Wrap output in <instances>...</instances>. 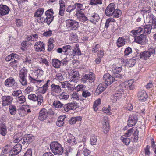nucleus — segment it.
<instances>
[{
    "label": "nucleus",
    "instance_id": "obj_1",
    "mask_svg": "<svg viewBox=\"0 0 156 156\" xmlns=\"http://www.w3.org/2000/svg\"><path fill=\"white\" fill-rule=\"evenodd\" d=\"M44 72L42 70L37 69L34 72L35 76L29 75L28 76V81L30 83L34 84L40 83L44 82V79L43 76Z\"/></svg>",
    "mask_w": 156,
    "mask_h": 156
},
{
    "label": "nucleus",
    "instance_id": "obj_2",
    "mask_svg": "<svg viewBox=\"0 0 156 156\" xmlns=\"http://www.w3.org/2000/svg\"><path fill=\"white\" fill-rule=\"evenodd\" d=\"M63 52L67 55L66 56L69 57L71 56V58H73L76 55H81L78 44H76V46L73 48L69 45H65L63 46Z\"/></svg>",
    "mask_w": 156,
    "mask_h": 156
},
{
    "label": "nucleus",
    "instance_id": "obj_3",
    "mask_svg": "<svg viewBox=\"0 0 156 156\" xmlns=\"http://www.w3.org/2000/svg\"><path fill=\"white\" fill-rule=\"evenodd\" d=\"M50 148L51 151L55 155H62L64 152L62 146L57 141L51 142L50 144Z\"/></svg>",
    "mask_w": 156,
    "mask_h": 156
},
{
    "label": "nucleus",
    "instance_id": "obj_4",
    "mask_svg": "<svg viewBox=\"0 0 156 156\" xmlns=\"http://www.w3.org/2000/svg\"><path fill=\"white\" fill-rule=\"evenodd\" d=\"M115 5L114 3H110L106 7L105 10V14L108 16L113 15L115 18L117 17V9H115Z\"/></svg>",
    "mask_w": 156,
    "mask_h": 156
},
{
    "label": "nucleus",
    "instance_id": "obj_5",
    "mask_svg": "<svg viewBox=\"0 0 156 156\" xmlns=\"http://www.w3.org/2000/svg\"><path fill=\"white\" fill-rule=\"evenodd\" d=\"M27 73V70L25 68H22L19 72V80L22 85L25 86L27 84L26 76Z\"/></svg>",
    "mask_w": 156,
    "mask_h": 156
},
{
    "label": "nucleus",
    "instance_id": "obj_6",
    "mask_svg": "<svg viewBox=\"0 0 156 156\" xmlns=\"http://www.w3.org/2000/svg\"><path fill=\"white\" fill-rule=\"evenodd\" d=\"M156 54V47L150 48L148 51H145L140 53V57L143 59L146 60L149 58L152 55Z\"/></svg>",
    "mask_w": 156,
    "mask_h": 156
},
{
    "label": "nucleus",
    "instance_id": "obj_7",
    "mask_svg": "<svg viewBox=\"0 0 156 156\" xmlns=\"http://www.w3.org/2000/svg\"><path fill=\"white\" fill-rule=\"evenodd\" d=\"M124 76L118 73V81L119 83L120 81L122 83V87H126L132 85L134 82L133 79L129 80L128 81H125Z\"/></svg>",
    "mask_w": 156,
    "mask_h": 156
},
{
    "label": "nucleus",
    "instance_id": "obj_8",
    "mask_svg": "<svg viewBox=\"0 0 156 156\" xmlns=\"http://www.w3.org/2000/svg\"><path fill=\"white\" fill-rule=\"evenodd\" d=\"M67 28L71 30H77L79 27V23L73 20H67L66 21Z\"/></svg>",
    "mask_w": 156,
    "mask_h": 156
},
{
    "label": "nucleus",
    "instance_id": "obj_9",
    "mask_svg": "<svg viewBox=\"0 0 156 156\" xmlns=\"http://www.w3.org/2000/svg\"><path fill=\"white\" fill-rule=\"evenodd\" d=\"M134 41L142 45L146 44L148 41L147 37L144 34L134 37Z\"/></svg>",
    "mask_w": 156,
    "mask_h": 156
},
{
    "label": "nucleus",
    "instance_id": "obj_10",
    "mask_svg": "<svg viewBox=\"0 0 156 156\" xmlns=\"http://www.w3.org/2000/svg\"><path fill=\"white\" fill-rule=\"evenodd\" d=\"M95 76L94 73L89 72L88 74H86L83 76L81 79V81L83 83H85L88 81L89 82H93L95 80Z\"/></svg>",
    "mask_w": 156,
    "mask_h": 156
},
{
    "label": "nucleus",
    "instance_id": "obj_11",
    "mask_svg": "<svg viewBox=\"0 0 156 156\" xmlns=\"http://www.w3.org/2000/svg\"><path fill=\"white\" fill-rule=\"evenodd\" d=\"M28 98L29 99L33 101H37L38 105H41L43 101V97L41 95L37 96L35 94H31L28 95Z\"/></svg>",
    "mask_w": 156,
    "mask_h": 156
},
{
    "label": "nucleus",
    "instance_id": "obj_12",
    "mask_svg": "<svg viewBox=\"0 0 156 156\" xmlns=\"http://www.w3.org/2000/svg\"><path fill=\"white\" fill-rule=\"evenodd\" d=\"M46 16V23L48 25H49L53 20L54 16H53L54 12L52 9H50L47 10L45 12Z\"/></svg>",
    "mask_w": 156,
    "mask_h": 156
},
{
    "label": "nucleus",
    "instance_id": "obj_13",
    "mask_svg": "<svg viewBox=\"0 0 156 156\" xmlns=\"http://www.w3.org/2000/svg\"><path fill=\"white\" fill-rule=\"evenodd\" d=\"M19 144L15 145L13 148L9 152V156H15L21 151L22 145Z\"/></svg>",
    "mask_w": 156,
    "mask_h": 156
},
{
    "label": "nucleus",
    "instance_id": "obj_14",
    "mask_svg": "<svg viewBox=\"0 0 156 156\" xmlns=\"http://www.w3.org/2000/svg\"><path fill=\"white\" fill-rule=\"evenodd\" d=\"M34 139V136L31 134H27L25 135L23 139L20 141V144H22L23 145L29 144L31 143Z\"/></svg>",
    "mask_w": 156,
    "mask_h": 156
},
{
    "label": "nucleus",
    "instance_id": "obj_15",
    "mask_svg": "<svg viewBox=\"0 0 156 156\" xmlns=\"http://www.w3.org/2000/svg\"><path fill=\"white\" fill-rule=\"evenodd\" d=\"M103 79L104 81V83L107 86L111 85L115 80L114 78L108 73L104 75Z\"/></svg>",
    "mask_w": 156,
    "mask_h": 156
},
{
    "label": "nucleus",
    "instance_id": "obj_16",
    "mask_svg": "<svg viewBox=\"0 0 156 156\" xmlns=\"http://www.w3.org/2000/svg\"><path fill=\"white\" fill-rule=\"evenodd\" d=\"M79 74L78 71L73 70H72L70 73L69 76V81L77 83L79 78Z\"/></svg>",
    "mask_w": 156,
    "mask_h": 156
},
{
    "label": "nucleus",
    "instance_id": "obj_17",
    "mask_svg": "<svg viewBox=\"0 0 156 156\" xmlns=\"http://www.w3.org/2000/svg\"><path fill=\"white\" fill-rule=\"evenodd\" d=\"M2 105L3 106H6L11 105L13 98L11 96H4L2 98Z\"/></svg>",
    "mask_w": 156,
    "mask_h": 156
},
{
    "label": "nucleus",
    "instance_id": "obj_18",
    "mask_svg": "<svg viewBox=\"0 0 156 156\" xmlns=\"http://www.w3.org/2000/svg\"><path fill=\"white\" fill-rule=\"evenodd\" d=\"M102 128L103 132L107 133L109 131V125L108 122V118L107 116H104L103 119Z\"/></svg>",
    "mask_w": 156,
    "mask_h": 156
},
{
    "label": "nucleus",
    "instance_id": "obj_19",
    "mask_svg": "<svg viewBox=\"0 0 156 156\" xmlns=\"http://www.w3.org/2000/svg\"><path fill=\"white\" fill-rule=\"evenodd\" d=\"M48 117V112L47 110L44 108L40 110L39 113L38 119L41 121L46 120Z\"/></svg>",
    "mask_w": 156,
    "mask_h": 156
},
{
    "label": "nucleus",
    "instance_id": "obj_20",
    "mask_svg": "<svg viewBox=\"0 0 156 156\" xmlns=\"http://www.w3.org/2000/svg\"><path fill=\"white\" fill-rule=\"evenodd\" d=\"M34 46V49L36 52L44 51L45 50V44L42 42H36Z\"/></svg>",
    "mask_w": 156,
    "mask_h": 156
},
{
    "label": "nucleus",
    "instance_id": "obj_21",
    "mask_svg": "<svg viewBox=\"0 0 156 156\" xmlns=\"http://www.w3.org/2000/svg\"><path fill=\"white\" fill-rule=\"evenodd\" d=\"M137 97L139 101L144 102L147 98L148 95L144 90H141L138 93Z\"/></svg>",
    "mask_w": 156,
    "mask_h": 156
},
{
    "label": "nucleus",
    "instance_id": "obj_22",
    "mask_svg": "<svg viewBox=\"0 0 156 156\" xmlns=\"http://www.w3.org/2000/svg\"><path fill=\"white\" fill-rule=\"evenodd\" d=\"M16 83L15 80L12 77H10L7 78L4 82L5 85L7 87H10L14 86L13 89L16 88V85H15Z\"/></svg>",
    "mask_w": 156,
    "mask_h": 156
},
{
    "label": "nucleus",
    "instance_id": "obj_23",
    "mask_svg": "<svg viewBox=\"0 0 156 156\" xmlns=\"http://www.w3.org/2000/svg\"><path fill=\"white\" fill-rule=\"evenodd\" d=\"M10 9L9 7L5 5H0V16L9 14Z\"/></svg>",
    "mask_w": 156,
    "mask_h": 156
},
{
    "label": "nucleus",
    "instance_id": "obj_24",
    "mask_svg": "<svg viewBox=\"0 0 156 156\" xmlns=\"http://www.w3.org/2000/svg\"><path fill=\"white\" fill-rule=\"evenodd\" d=\"M137 122L136 116L133 115H131L128 121V125L129 127H131L135 125Z\"/></svg>",
    "mask_w": 156,
    "mask_h": 156
},
{
    "label": "nucleus",
    "instance_id": "obj_25",
    "mask_svg": "<svg viewBox=\"0 0 156 156\" xmlns=\"http://www.w3.org/2000/svg\"><path fill=\"white\" fill-rule=\"evenodd\" d=\"M62 89L61 86L59 85H57L54 83H52L51 85V93L52 94L53 93L58 94L61 92Z\"/></svg>",
    "mask_w": 156,
    "mask_h": 156
},
{
    "label": "nucleus",
    "instance_id": "obj_26",
    "mask_svg": "<svg viewBox=\"0 0 156 156\" xmlns=\"http://www.w3.org/2000/svg\"><path fill=\"white\" fill-rule=\"evenodd\" d=\"M107 87L106 85L104 83L100 84L97 88L96 93L98 95L99 94L105 90Z\"/></svg>",
    "mask_w": 156,
    "mask_h": 156
},
{
    "label": "nucleus",
    "instance_id": "obj_27",
    "mask_svg": "<svg viewBox=\"0 0 156 156\" xmlns=\"http://www.w3.org/2000/svg\"><path fill=\"white\" fill-rule=\"evenodd\" d=\"M143 27V34H149L151 33L152 30H154L151 24L146 25Z\"/></svg>",
    "mask_w": 156,
    "mask_h": 156
},
{
    "label": "nucleus",
    "instance_id": "obj_28",
    "mask_svg": "<svg viewBox=\"0 0 156 156\" xmlns=\"http://www.w3.org/2000/svg\"><path fill=\"white\" fill-rule=\"evenodd\" d=\"M76 16L79 20L80 22H84L88 20V18L83 12L76 14Z\"/></svg>",
    "mask_w": 156,
    "mask_h": 156
},
{
    "label": "nucleus",
    "instance_id": "obj_29",
    "mask_svg": "<svg viewBox=\"0 0 156 156\" xmlns=\"http://www.w3.org/2000/svg\"><path fill=\"white\" fill-rule=\"evenodd\" d=\"M74 8V9H76V14H78V13H81L83 12L84 9L83 8V5L79 3H76L75 4Z\"/></svg>",
    "mask_w": 156,
    "mask_h": 156
},
{
    "label": "nucleus",
    "instance_id": "obj_30",
    "mask_svg": "<svg viewBox=\"0 0 156 156\" xmlns=\"http://www.w3.org/2000/svg\"><path fill=\"white\" fill-rule=\"evenodd\" d=\"M7 133V127L3 122H2L0 124V134L4 136Z\"/></svg>",
    "mask_w": 156,
    "mask_h": 156
},
{
    "label": "nucleus",
    "instance_id": "obj_31",
    "mask_svg": "<svg viewBox=\"0 0 156 156\" xmlns=\"http://www.w3.org/2000/svg\"><path fill=\"white\" fill-rule=\"evenodd\" d=\"M69 139H67V142L70 145H73L75 144L76 143V140L74 136L71 135L70 134L69 136Z\"/></svg>",
    "mask_w": 156,
    "mask_h": 156
},
{
    "label": "nucleus",
    "instance_id": "obj_32",
    "mask_svg": "<svg viewBox=\"0 0 156 156\" xmlns=\"http://www.w3.org/2000/svg\"><path fill=\"white\" fill-rule=\"evenodd\" d=\"M65 118V115H62L59 117L56 122L57 125L59 127L62 126L64 124V120Z\"/></svg>",
    "mask_w": 156,
    "mask_h": 156
},
{
    "label": "nucleus",
    "instance_id": "obj_33",
    "mask_svg": "<svg viewBox=\"0 0 156 156\" xmlns=\"http://www.w3.org/2000/svg\"><path fill=\"white\" fill-rule=\"evenodd\" d=\"M100 18L99 15L97 14L94 13L91 15V16L89 17V19L90 21L91 22L96 23V22H98Z\"/></svg>",
    "mask_w": 156,
    "mask_h": 156
},
{
    "label": "nucleus",
    "instance_id": "obj_34",
    "mask_svg": "<svg viewBox=\"0 0 156 156\" xmlns=\"http://www.w3.org/2000/svg\"><path fill=\"white\" fill-rule=\"evenodd\" d=\"M53 105L56 108L59 109L62 111H63L64 105L61 103L60 101H55L53 103Z\"/></svg>",
    "mask_w": 156,
    "mask_h": 156
},
{
    "label": "nucleus",
    "instance_id": "obj_35",
    "mask_svg": "<svg viewBox=\"0 0 156 156\" xmlns=\"http://www.w3.org/2000/svg\"><path fill=\"white\" fill-rule=\"evenodd\" d=\"M23 134L21 132L18 133L14 136L15 141L16 142H18L20 144V141L23 140Z\"/></svg>",
    "mask_w": 156,
    "mask_h": 156
},
{
    "label": "nucleus",
    "instance_id": "obj_36",
    "mask_svg": "<svg viewBox=\"0 0 156 156\" xmlns=\"http://www.w3.org/2000/svg\"><path fill=\"white\" fill-rule=\"evenodd\" d=\"M9 112L10 114L14 115L16 113L17 110L16 106L13 104L10 105L9 107Z\"/></svg>",
    "mask_w": 156,
    "mask_h": 156
},
{
    "label": "nucleus",
    "instance_id": "obj_37",
    "mask_svg": "<svg viewBox=\"0 0 156 156\" xmlns=\"http://www.w3.org/2000/svg\"><path fill=\"white\" fill-rule=\"evenodd\" d=\"M51 63L52 66L56 68H59L61 66L60 61L57 58H53Z\"/></svg>",
    "mask_w": 156,
    "mask_h": 156
},
{
    "label": "nucleus",
    "instance_id": "obj_38",
    "mask_svg": "<svg viewBox=\"0 0 156 156\" xmlns=\"http://www.w3.org/2000/svg\"><path fill=\"white\" fill-rule=\"evenodd\" d=\"M82 119V117L80 116L73 117L69 120V122L70 124L72 125L76 123L77 121H79Z\"/></svg>",
    "mask_w": 156,
    "mask_h": 156
},
{
    "label": "nucleus",
    "instance_id": "obj_39",
    "mask_svg": "<svg viewBox=\"0 0 156 156\" xmlns=\"http://www.w3.org/2000/svg\"><path fill=\"white\" fill-rule=\"evenodd\" d=\"M23 62L26 64H32L33 62V59L30 56L26 55L25 56L23 59Z\"/></svg>",
    "mask_w": 156,
    "mask_h": 156
},
{
    "label": "nucleus",
    "instance_id": "obj_40",
    "mask_svg": "<svg viewBox=\"0 0 156 156\" xmlns=\"http://www.w3.org/2000/svg\"><path fill=\"white\" fill-rule=\"evenodd\" d=\"M145 15H146V18L145 21L147 23H150L151 20L152 21H153V19H154L155 17L151 12L147 14H145Z\"/></svg>",
    "mask_w": 156,
    "mask_h": 156
},
{
    "label": "nucleus",
    "instance_id": "obj_41",
    "mask_svg": "<svg viewBox=\"0 0 156 156\" xmlns=\"http://www.w3.org/2000/svg\"><path fill=\"white\" fill-rule=\"evenodd\" d=\"M44 11L43 8H38L35 12L34 15V17H41L43 14Z\"/></svg>",
    "mask_w": 156,
    "mask_h": 156
},
{
    "label": "nucleus",
    "instance_id": "obj_42",
    "mask_svg": "<svg viewBox=\"0 0 156 156\" xmlns=\"http://www.w3.org/2000/svg\"><path fill=\"white\" fill-rule=\"evenodd\" d=\"M121 83H119V85L118 87V94H120L119 96L118 97L119 98H121V96L122 95V94L124 92V89L126 87H122V83L120 82Z\"/></svg>",
    "mask_w": 156,
    "mask_h": 156
},
{
    "label": "nucleus",
    "instance_id": "obj_43",
    "mask_svg": "<svg viewBox=\"0 0 156 156\" xmlns=\"http://www.w3.org/2000/svg\"><path fill=\"white\" fill-rule=\"evenodd\" d=\"M125 39L120 37L118 39V47L120 48L123 46L125 44Z\"/></svg>",
    "mask_w": 156,
    "mask_h": 156
},
{
    "label": "nucleus",
    "instance_id": "obj_44",
    "mask_svg": "<svg viewBox=\"0 0 156 156\" xmlns=\"http://www.w3.org/2000/svg\"><path fill=\"white\" fill-rule=\"evenodd\" d=\"M38 37V35L37 34H35L28 35L26 38L28 41H34L37 40Z\"/></svg>",
    "mask_w": 156,
    "mask_h": 156
},
{
    "label": "nucleus",
    "instance_id": "obj_45",
    "mask_svg": "<svg viewBox=\"0 0 156 156\" xmlns=\"http://www.w3.org/2000/svg\"><path fill=\"white\" fill-rule=\"evenodd\" d=\"M69 107V109L70 110H75L78 107V104L76 102H72L71 103H68Z\"/></svg>",
    "mask_w": 156,
    "mask_h": 156
},
{
    "label": "nucleus",
    "instance_id": "obj_46",
    "mask_svg": "<svg viewBox=\"0 0 156 156\" xmlns=\"http://www.w3.org/2000/svg\"><path fill=\"white\" fill-rule=\"evenodd\" d=\"M69 107V109L70 110H75L78 107V104L76 102H72L71 103H68Z\"/></svg>",
    "mask_w": 156,
    "mask_h": 156
},
{
    "label": "nucleus",
    "instance_id": "obj_47",
    "mask_svg": "<svg viewBox=\"0 0 156 156\" xmlns=\"http://www.w3.org/2000/svg\"><path fill=\"white\" fill-rule=\"evenodd\" d=\"M69 38L72 41L74 42L77 41V36L75 33L72 32L69 34Z\"/></svg>",
    "mask_w": 156,
    "mask_h": 156
},
{
    "label": "nucleus",
    "instance_id": "obj_48",
    "mask_svg": "<svg viewBox=\"0 0 156 156\" xmlns=\"http://www.w3.org/2000/svg\"><path fill=\"white\" fill-rule=\"evenodd\" d=\"M71 97L73 100H75L78 101L79 100L81 101H82V100L80 99V96L78 93H77L76 92H73L71 95Z\"/></svg>",
    "mask_w": 156,
    "mask_h": 156
},
{
    "label": "nucleus",
    "instance_id": "obj_49",
    "mask_svg": "<svg viewBox=\"0 0 156 156\" xmlns=\"http://www.w3.org/2000/svg\"><path fill=\"white\" fill-rule=\"evenodd\" d=\"M124 136H122L120 138L121 140L126 145L129 144L130 142V139L129 138H126Z\"/></svg>",
    "mask_w": 156,
    "mask_h": 156
},
{
    "label": "nucleus",
    "instance_id": "obj_50",
    "mask_svg": "<svg viewBox=\"0 0 156 156\" xmlns=\"http://www.w3.org/2000/svg\"><path fill=\"white\" fill-rule=\"evenodd\" d=\"M71 57H69L66 56V57L64 58L63 59L60 61L61 63V66H66L68 62L71 60Z\"/></svg>",
    "mask_w": 156,
    "mask_h": 156
},
{
    "label": "nucleus",
    "instance_id": "obj_51",
    "mask_svg": "<svg viewBox=\"0 0 156 156\" xmlns=\"http://www.w3.org/2000/svg\"><path fill=\"white\" fill-rule=\"evenodd\" d=\"M69 95L66 93L64 92L61 93L59 95V97L60 99L63 100H66L69 98Z\"/></svg>",
    "mask_w": 156,
    "mask_h": 156
},
{
    "label": "nucleus",
    "instance_id": "obj_52",
    "mask_svg": "<svg viewBox=\"0 0 156 156\" xmlns=\"http://www.w3.org/2000/svg\"><path fill=\"white\" fill-rule=\"evenodd\" d=\"M16 100L17 102L20 104L23 103L26 101L25 97L23 95L18 97L16 98Z\"/></svg>",
    "mask_w": 156,
    "mask_h": 156
},
{
    "label": "nucleus",
    "instance_id": "obj_53",
    "mask_svg": "<svg viewBox=\"0 0 156 156\" xmlns=\"http://www.w3.org/2000/svg\"><path fill=\"white\" fill-rule=\"evenodd\" d=\"M48 89V88L43 85L42 87H40L38 90L40 93L44 94L47 91Z\"/></svg>",
    "mask_w": 156,
    "mask_h": 156
},
{
    "label": "nucleus",
    "instance_id": "obj_54",
    "mask_svg": "<svg viewBox=\"0 0 156 156\" xmlns=\"http://www.w3.org/2000/svg\"><path fill=\"white\" fill-rule=\"evenodd\" d=\"M97 141V136L93 135L91 136L90 138V142L92 145H95L96 144Z\"/></svg>",
    "mask_w": 156,
    "mask_h": 156
},
{
    "label": "nucleus",
    "instance_id": "obj_55",
    "mask_svg": "<svg viewBox=\"0 0 156 156\" xmlns=\"http://www.w3.org/2000/svg\"><path fill=\"white\" fill-rule=\"evenodd\" d=\"M111 100L112 102L116 103L117 101V93H113L111 97Z\"/></svg>",
    "mask_w": 156,
    "mask_h": 156
},
{
    "label": "nucleus",
    "instance_id": "obj_56",
    "mask_svg": "<svg viewBox=\"0 0 156 156\" xmlns=\"http://www.w3.org/2000/svg\"><path fill=\"white\" fill-rule=\"evenodd\" d=\"M136 62V60L135 59L132 58L128 61V65L129 67H133L135 65Z\"/></svg>",
    "mask_w": 156,
    "mask_h": 156
},
{
    "label": "nucleus",
    "instance_id": "obj_57",
    "mask_svg": "<svg viewBox=\"0 0 156 156\" xmlns=\"http://www.w3.org/2000/svg\"><path fill=\"white\" fill-rule=\"evenodd\" d=\"M91 95V93L88 90H84L83 91L82 95L83 97L87 98L90 96Z\"/></svg>",
    "mask_w": 156,
    "mask_h": 156
},
{
    "label": "nucleus",
    "instance_id": "obj_58",
    "mask_svg": "<svg viewBox=\"0 0 156 156\" xmlns=\"http://www.w3.org/2000/svg\"><path fill=\"white\" fill-rule=\"evenodd\" d=\"M40 62L41 63L44 64L47 66H49V62L48 60L45 58H41L40 60Z\"/></svg>",
    "mask_w": 156,
    "mask_h": 156
},
{
    "label": "nucleus",
    "instance_id": "obj_59",
    "mask_svg": "<svg viewBox=\"0 0 156 156\" xmlns=\"http://www.w3.org/2000/svg\"><path fill=\"white\" fill-rule=\"evenodd\" d=\"M102 0H91L90 4L91 5H96L102 3Z\"/></svg>",
    "mask_w": 156,
    "mask_h": 156
},
{
    "label": "nucleus",
    "instance_id": "obj_60",
    "mask_svg": "<svg viewBox=\"0 0 156 156\" xmlns=\"http://www.w3.org/2000/svg\"><path fill=\"white\" fill-rule=\"evenodd\" d=\"M34 88L33 87L28 86L25 89L24 92L25 93L28 94L32 92Z\"/></svg>",
    "mask_w": 156,
    "mask_h": 156
},
{
    "label": "nucleus",
    "instance_id": "obj_61",
    "mask_svg": "<svg viewBox=\"0 0 156 156\" xmlns=\"http://www.w3.org/2000/svg\"><path fill=\"white\" fill-rule=\"evenodd\" d=\"M110 107L108 105V107H104L102 108V111L105 113H110Z\"/></svg>",
    "mask_w": 156,
    "mask_h": 156
},
{
    "label": "nucleus",
    "instance_id": "obj_62",
    "mask_svg": "<svg viewBox=\"0 0 156 156\" xmlns=\"http://www.w3.org/2000/svg\"><path fill=\"white\" fill-rule=\"evenodd\" d=\"M52 31L49 30L48 31H46L44 32L43 33L42 35L46 37H49L52 35Z\"/></svg>",
    "mask_w": 156,
    "mask_h": 156
},
{
    "label": "nucleus",
    "instance_id": "obj_63",
    "mask_svg": "<svg viewBox=\"0 0 156 156\" xmlns=\"http://www.w3.org/2000/svg\"><path fill=\"white\" fill-rule=\"evenodd\" d=\"M133 128H132L131 129H129L128 130L127 132L125 133V135L124 136H125V137H128L130 136L133 132Z\"/></svg>",
    "mask_w": 156,
    "mask_h": 156
},
{
    "label": "nucleus",
    "instance_id": "obj_64",
    "mask_svg": "<svg viewBox=\"0 0 156 156\" xmlns=\"http://www.w3.org/2000/svg\"><path fill=\"white\" fill-rule=\"evenodd\" d=\"M22 94V91L20 90L14 91L12 93V95L15 97H17Z\"/></svg>",
    "mask_w": 156,
    "mask_h": 156
}]
</instances>
